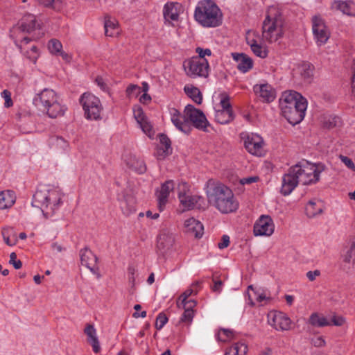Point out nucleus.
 <instances>
[{
    "label": "nucleus",
    "mask_w": 355,
    "mask_h": 355,
    "mask_svg": "<svg viewBox=\"0 0 355 355\" xmlns=\"http://www.w3.org/2000/svg\"><path fill=\"white\" fill-rule=\"evenodd\" d=\"M126 95L128 98L137 97L141 92V89L137 85H130L126 89Z\"/></svg>",
    "instance_id": "3c124183"
},
{
    "label": "nucleus",
    "mask_w": 355,
    "mask_h": 355,
    "mask_svg": "<svg viewBox=\"0 0 355 355\" xmlns=\"http://www.w3.org/2000/svg\"><path fill=\"white\" fill-rule=\"evenodd\" d=\"M185 231L196 238H201L203 235L204 227L202 224L194 218H190L184 221Z\"/></svg>",
    "instance_id": "a878e982"
},
{
    "label": "nucleus",
    "mask_w": 355,
    "mask_h": 355,
    "mask_svg": "<svg viewBox=\"0 0 355 355\" xmlns=\"http://www.w3.org/2000/svg\"><path fill=\"white\" fill-rule=\"evenodd\" d=\"M233 59L237 62V69L243 72L246 73L253 67L252 60L244 53H232Z\"/></svg>",
    "instance_id": "cd10ccee"
},
{
    "label": "nucleus",
    "mask_w": 355,
    "mask_h": 355,
    "mask_svg": "<svg viewBox=\"0 0 355 355\" xmlns=\"http://www.w3.org/2000/svg\"><path fill=\"white\" fill-rule=\"evenodd\" d=\"M135 118L138 123L146 119L141 108H138L137 110H135Z\"/></svg>",
    "instance_id": "bf43d9fd"
},
{
    "label": "nucleus",
    "mask_w": 355,
    "mask_h": 355,
    "mask_svg": "<svg viewBox=\"0 0 355 355\" xmlns=\"http://www.w3.org/2000/svg\"><path fill=\"white\" fill-rule=\"evenodd\" d=\"M329 322L335 326H342L345 323V319L341 316L334 315Z\"/></svg>",
    "instance_id": "052dcab7"
},
{
    "label": "nucleus",
    "mask_w": 355,
    "mask_h": 355,
    "mask_svg": "<svg viewBox=\"0 0 355 355\" xmlns=\"http://www.w3.org/2000/svg\"><path fill=\"white\" fill-rule=\"evenodd\" d=\"M137 270L135 266H129L128 268V282L132 291L135 289Z\"/></svg>",
    "instance_id": "8fccbe9b"
},
{
    "label": "nucleus",
    "mask_w": 355,
    "mask_h": 355,
    "mask_svg": "<svg viewBox=\"0 0 355 355\" xmlns=\"http://www.w3.org/2000/svg\"><path fill=\"white\" fill-rule=\"evenodd\" d=\"M222 109L215 112L216 121L220 124H227L233 121L234 115L228 96H225L220 100Z\"/></svg>",
    "instance_id": "f3484780"
},
{
    "label": "nucleus",
    "mask_w": 355,
    "mask_h": 355,
    "mask_svg": "<svg viewBox=\"0 0 355 355\" xmlns=\"http://www.w3.org/2000/svg\"><path fill=\"white\" fill-rule=\"evenodd\" d=\"M33 104L51 119L64 116L67 110V107L61 103L58 94L49 88L44 89L34 96Z\"/></svg>",
    "instance_id": "7ed1b4c3"
},
{
    "label": "nucleus",
    "mask_w": 355,
    "mask_h": 355,
    "mask_svg": "<svg viewBox=\"0 0 355 355\" xmlns=\"http://www.w3.org/2000/svg\"><path fill=\"white\" fill-rule=\"evenodd\" d=\"M184 114L188 119L189 125L192 124L196 128L207 132L209 123L202 112L191 105H187L184 108Z\"/></svg>",
    "instance_id": "f8f14e48"
},
{
    "label": "nucleus",
    "mask_w": 355,
    "mask_h": 355,
    "mask_svg": "<svg viewBox=\"0 0 355 355\" xmlns=\"http://www.w3.org/2000/svg\"><path fill=\"white\" fill-rule=\"evenodd\" d=\"M312 343L315 347H322L325 345V341L324 338L321 336L316 337L312 339Z\"/></svg>",
    "instance_id": "338daca9"
},
{
    "label": "nucleus",
    "mask_w": 355,
    "mask_h": 355,
    "mask_svg": "<svg viewBox=\"0 0 355 355\" xmlns=\"http://www.w3.org/2000/svg\"><path fill=\"white\" fill-rule=\"evenodd\" d=\"M55 145L58 147H60V148L63 149L64 150H67L69 144L67 141H65L62 137H57L55 139Z\"/></svg>",
    "instance_id": "680f3d73"
},
{
    "label": "nucleus",
    "mask_w": 355,
    "mask_h": 355,
    "mask_svg": "<svg viewBox=\"0 0 355 355\" xmlns=\"http://www.w3.org/2000/svg\"><path fill=\"white\" fill-rule=\"evenodd\" d=\"M2 236L5 243L9 246L15 245L17 242V238L12 228H4L2 230Z\"/></svg>",
    "instance_id": "79ce46f5"
},
{
    "label": "nucleus",
    "mask_w": 355,
    "mask_h": 355,
    "mask_svg": "<svg viewBox=\"0 0 355 355\" xmlns=\"http://www.w3.org/2000/svg\"><path fill=\"white\" fill-rule=\"evenodd\" d=\"M324 206L322 201L319 200H311L306 206V215L310 217H314L320 214L323 211Z\"/></svg>",
    "instance_id": "72a5a7b5"
},
{
    "label": "nucleus",
    "mask_w": 355,
    "mask_h": 355,
    "mask_svg": "<svg viewBox=\"0 0 355 355\" xmlns=\"http://www.w3.org/2000/svg\"><path fill=\"white\" fill-rule=\"evenodd\" d=\"M80 102L85 111V117L91 120L101 119V112L103 110L102 105L98 97L90 94L84 93L80 99Z\"/></svg>",
    "instance_id": "9d476101"
},
{
    "label": "nucleus",
    "mask_w": 355,
    "mask_h": 355,
    "mask_svg": "<svg viewBox=\"0 0 355 355\" xmlns=\"http://www.w3.org/2000/svg\"><path fill=\"white\" fill-rule=\"evenodd\" d=\"M214 285L212 286V291L214 292L220 293L222 291L223 282L220 279L213 278Z\"/></svg>",
    "instance_id": "13d9d810"
},
{
    "label": "nucleus",
    "mask_w": 355,
    "mask_h": 355,
    "mask_svg": "<svg viewBox=\"0 0 355 355\" xmlns=\"http://www.w3.org/2000/svg\"><path fill=\"white\" fill-rule=\"evenodd\" d=\"M16 196L14 191L6 190L0 192V209L11 207L15 202Z\"/></svg>",
    "instance_id": "2f4dec72"
},
{
    "label": "nucleus",
    "mask_w": 355,
    "mask_h": 355,
    "mask_svg": "<svg viewBox=\"0 0 355 355\" xmlns=\"http://www.w3.org/2000/svg\"><path fill=\"white\" fill-rule=\"evenodd\" d=\"M130 167L139 174H143L146 171V166L142 159H136L131 164Z\"/></svg>",
    "instance_id": "de8ad7c7"
},
{
    "label": "nucleus",
    "mask_w": 355,
    "mask_h": 355,
    "mask_svg": "<svg viewBox=\"0 0 355 355\" xmlns=\"http://www.w3.org/2000/svg\"><path fill=\"white\" fill-rule=\"evenodd\" d=\"M299 181L295 168L290 167L287 173L282 176L281 193L286 196L292 193V191L297 187Z\"/></svg>",
    "instance_id": "6ab92c4d"
},
{
    "label": "nucleus",
    "mask_w": 355,
    "mask_h": 355,
    "mask_svg": "<svg viewBox=\"0 0 355 355\" xmlns=\"http://www.w3.org/2000/svg\"><path fill=\"white\" fill-rule=\"evenodd\" d=\"M354 4L351 1H335L332 7L338 10L341 11L343 14L347 15H354V10L353 9Z\"/></svg>",
    "instance_id": "e433bc0d"
},
{
    "label": "nucleus",
    "mask_w": 355,
    "mask_h": 355,
    "mask_svg": "<svg viewBox=\"0 0 355 355\" xmlns=\"http://www.w3.org/2000/svg\"><path fill=\"white\" fill-rule=\"evenodd\" d=\"M23 44H24V49L22 50V49H19L21 52L23 53L24 55H26L27 58H28L31 61H32L35 63L39 56L38 49H37V46L35 45H33L31 47V49L28 50L26 46L28 44L24 43Z\"/></svg>",
    "instance_id": "c03bdc74"
},
{
    "label": "nucleus",
    "mask_w": 355,
    "mask_h": 355,
    "mask_svg": "<svg viewBox=\"0 0 355 355\" xmlns=\"http://www.w3.org/2000/svg\"><path fill=\"white\" fill-rule=\"evenodd\" d=\"M268 324L277 331H287L291 329V320L284 313L271 311L268 314Z\"/></svg>",
    "instance_id": "dca6fc26"
},
{
    "label": "nucleus",
    "mask_w": 355,
    "mask_h": 355,
    "mask_svg": "<svg viewBox=\"0 0 355 355\" xmlns=\"http://www.w3.org/2000/svg\"><path fill=\"white\" fill-rule=\"evenodd\" d=\"M341 162L350 170L355 172V164L353 162L352 159L347 156H344L340 155L339 156Z\"/></svg>",
    "instance_id": "6e6d98bb"
},
{
    "label": "nucleus",
    "mask_w": 355,
    "mask_h": 355,
    "mask_svg": "<svg viewBox=\"0 0 355 355\" xmlns=\"http://www.w3.org/2000/svg\"><path fill=\"white\" fill-rule=\"evenodd\" d=\"M95 82L98 85V86L103 91H105L107 88V85L104 82V80L101 77H97L95 80Z\"/></svg>",
    "instance_id": "774afa93"
},
{
    "label": "nucleus",
    "mask_w": 355,
    "mask_h": 355,
    "mask_svg": "<svg viewBox=\"0 0 355 355\" xmlns=\"http://www.w3.org/2000/svg\"><path fill=\"white\" fill-rule=\"evenodd\" d=\"M62 193L58 189L37 190L32 205L40 208L46 217L53 214L61 203Z\"/></svg>",
    "instance_id": "423d86ee"
},
{
    "label": "nucleus",
    "mask_w": 355,
    "mask_h": 355,
    "mask_svg": "<svg viewBox=\"0 0 355 355\" xmlns=\"http://www.w3.org/2000/svg\"><path fill=\"white\" fill-rule=\"evenodd\" d=\"M1 97L3 98L5 100L4 105L6 107H10L12 106L13 103H12V101L11 98V93L10 91H8L7 89H4L1 92Z\"/></svg>",
    "instance_id": "864d4df0"
},
{
    "label": "nucleus",
    "mask_w": 355,
    "mask_h": 355,
    "mask_svg": "<svg viewBox=\"0 0 355 355\" xmlns=\"http://www.w3.org/2000/svg\"><path fill=\"white\" fill-rule=\"evenodd\" d=\"M120 207L125 216H129L136 211V200L130 195H123L120 200Z\"/></svg>",
    "instance_id": "c756f323"
},
{
    "label": "nucleus",
    "mask_w": 355,
    "mask_h": 355,
    "mask_svg": "<svg viewBox=\"0 0 355 355\" xmlns=\"http://www.w3.org/2000/svg\"><path fill=\"white\" fill-rule=\"evenodd\" d=\"M49 49L52 54L58 55L62 49L61 42L56 39H51L49 42Z\"/></svg>",
    "instance_id": "49530a36"
},
{
    "label": "nucleus",
    "mask_w": 355,
    "mask_h": 355,
    "mask_svg": "<svg viewBox=\"0 0 355 355\" xmlns=\"http://www.w3.org/2000/svg\"><path fill=\"white\" fill-rule=\"evenodd\" d=\"M241 139L243 140L244 146L247 151L256 156L263 155V139L261 137L254 133H241Z\"/></svg>",
    "instance_id": "ddd939ff"
},
{
    "label": "nucleus",
    "mask_w": 355,
    "mask_h": 355,
    "mask_svg": "<svg viewBox=\"0 0 355 355\" xmlns=\"http://www.w3.org/2000/svg\"><path fill=\"white\" fill-rule=\"evenodd\" d=\"M175 184L173 180L166 181L161 185L160 189L157 191L158 206L160 211H162L168 202V198L171 191H173Z\"/></svg>",
    "instance_id": "4be33fe9"
},
{
    "label": "nucleus",
    "mask_w": 355,
    "mask_h": 355,
    "mask_svg": "<svg viewBox=\"0 0 355 355\" xmlns=\"http://www.w3.org/2000/svg\"><path fill=\"white\" fill-rule=\"evenodd\" d=\"M284 19L279 8L268 7L266 18L262 24L263 39L270 43L275 42L284 35Z\"/></svg>",
    "instance_id": "20e7f679"
},
{
    "label": "nucleus",
    "mask_w": 355,
    "mask_h": 355,
    "mask_svg": "<svg viewBox=\"0 0 355 355\" xmlns=\"http://www.w3.org/2000/svg\"><path fill=\"white\" fill-rule=\"evenodd\" d=\"M254 92L266 102L272 101L275 98V92L268 84L256 85L254 86Z\"/></svg>",
    "instance_id": "bb28decb"
},
{
    "label": "nucleus",
    "mask_w": 355,
    "mask_h": 355,
    "mask_svg": "<svg viewBox=\"0 0 355 355\" xmlns=\"http://www.w3.org/2000/svg\"><path fill=\"white\" fill-rule=\"evenodd\" d=\"M171 120L173 124L180 131L189 134L190 133L191 128V125H189L188 119L186 118L184 112L180 113L175 108H171L170 110Z\"/></svg>",
    "instance_id": "aec40b11"
},
{
    "label": "nucleus",
    "mask_w": 355,
    "mask_h": 355,
    "mask_svg": "<svg viewBox=\"0 0 355 355\" xmlns=\"http://www.w3.org/2000/svg\"><path fill=\"white\" fill-rule=\"evenodd\" d=\"M105 34L108 37H114L119 34L118 22L115 19H112L107 17L104 23Z\"/></svg>",
    "instance_id": "f704fd0d"
},
{
    "label": "nucleus",
    "mask_w": 355,
    "mask_h": 355,
    "mask_svg": "<svg viewBox=\"0 0 355 355\" xmlns=\"http://www.w3.org/2000/svg\"><path fill=\"white\" fill-rule=\"evenodd\" d=\"M261 38L258 32L249 31L246 34V42L250 46L253 53L261 58L268 56L267 46L262 44Z\"/></svg>",
    "instance_id": "2eb2a0df"
},
{
    "label": "nucleus",
    "mask_w": 355,
    "mask_h": 355,
    "mask_svg": "<svg viewBox=\"0 0 355 355\" xmlns=\"http://www.w3.org/2000/svg\"><path fill=\"white\" fill-rule=\"evenodd\" d=\"M179 3H167L163 10L164 17L166 21H177L179 17Z\"/></svg>",
    "instance_id": "7c9ffc66"
},
{
    "label": "nucleus",
    "mask_w": 355,
    "mask_h": 355,
    "mask_svg": "<svg viewBox=\"0 0 355 355\" xmlns=\"http://www.w3.org/2000/svg\"><path fill=\"white\" fill-rule=\"evenodd\" d=\"M175 243V237L169 230H162L157 237V247L162 254H164L170 250Z\"/></svg>",
    "instance_id": "412c9836"
},
{
    "label": "nucleus",
    "mask_w": 355,
    "mask_h": 355,
    "mask_svg": "<svg viewBox=\"0 0 355 355\" xmlns=\"http://www.w3.org/2000/svg\"><path fill=\"white\" fill-rule=\"evenodd\" d=\"M193 17L204 28H216L223 22V13L211 0L200 1L195 8Z\"/></svg>",
    "instance_id": "39448f33"
},
{
    "label": "nucleus",
    "mask_w": 355,
    "mask_h": 355,
    "mask_svg": "<svg viewBox=\"0 0 355 355\" xmlns=\"http://www.w3.org/2000/svg\"><path fill=\"white\" fill-rule=\"evenodd\" d=\"M309 323L317 327H323L331 325V323L325 317L320 315L317 313H313L309 318Z\"/></svg>",
    "instance_id": "ea45409f"
},
{
    "label": "nucleus",
    "mask_w": 355,
    "mask_h": 355,
    "mask_svg": "<svg viewBox=\"0 0 355 355\" xmlns=\"http://www.w3.org/2000/svg\"><path fill=\"white\" fill-rule=\"evenodd\" d=\"M230 244V237L227 235H223L221 239V241L218 243V247L220 249H224L227 248Z\"/></svg>",
    "instance_id": "e2e57ef3"
},
{
    "label": "nucleus",
    "mask_w": 355,
    "mask_h": 355,
    "mask_svg": "<svg viewBox=\"0 0 355 355\" xmlns=\"http://www.w3.org/2000/svg\"><path fill=\"white\" fill-rule=\"evenodd\" d=\"M275 230V225L270 216L262 215L254 223V234L255 236H270Z\"/></svg>",
    "instance_id": "a211bd4d"
},
{
    "label": "nucleus",
    "mask_w": 355,
    "mask_h": 355,
    "mask_svg": "<svg viewBox=\"0 0 355 355\" xmlns=\"http://www.w3.org/2000/svg\"><path fill=\"white\" fill-rule=\"evenodd\" d=\"M161 146L157 149V155L164 157L171 152V141L169 138L164 134H161L159 137Z\"/></svg>",
    "instance_id": "c9c22d12"
},
{
    "label": "nucleus",
    "mask_w": 355,
    "mask_h": 355,
    "mask_svg": "<svg viewBox=\"0 0 355 355\" xmlns=\"http://www.w3.org/2000/svg\"><path fill=\"white\" fill-rule=\"evenodd\" d=\"M84 333L87 336V342L92 347L93 352L96 354L99 353L101 348L94 326L91 324H87Z\"/></svg>",
    "instance_id": "393cba45"
},
{
    "label": "nucleus",
    "mask_w": 355,
    "mask_h": 355,
    "mask_svg": "<svg viewBox=\"0 0 355 355\" xmlns=\"http://www.w3.org/2000/svg\"><path fill=\"white\" fill-rule=\"evenodd\" d=\"M167 322L168 318L166 315L163 313H159L156 318L155 328L158 330H160L161 329L163 328V327L166 324Z\"/></svg>",
    "instance_id": "603ef678"
},
{
    "label": "nucleus",
    "mask_w": 355,
    "mask_h": 355,
    "mask_svg": "<svg viewBox=\"0 0 355 355\" xmlns=\"http://www.w3.org/2000/svg\"><path fill=\"white\" fill-rule=\"evenodd\" d=\"M284 117L293 125L300 123L305 116L307 101L296 92L285 93L280 101Z\"/></svg>",
    "instance_id": "f03ea898"
},
{
    "label": "nucleus",
    "mask_w": 355,
    "mask_h": 355,
    "mask_svg": "<svg viewBox=\"0 0 355 355\" xmlns=\"http://www.w3.org/2000/svg\"><path fill=\"white\" fill-rule=\"evenodd\" d=\"M206 193L209 202L223 214L234 212L239 207L232 191L219 182L209 180Z\"/></svg>",
    "instance_id": "f257e3e1"
},
{
    "label": "nucleus",
    "mask_w": 355,
    "mask_h": 355,
    "mask_svg": "<svg viewBox=\"0 0 355 355\" xmlns=\"http://www.w3.org/2000/svg\"><path fill=\"white\" fill-rule=\"evenodd\" d=\"M217 339L222 342H229L234 338V332L228 329H220L217 335Z\"/></svg>",
    "instance_id": "a18cd8bd"
},
{
    "label": "nucleus",
    "mask_w": 355,
    "mask_h": 355,
    "mask_svg": "<svg viewBox=\"0 0 355 355\" xmlns=\"http://www.w3.org/2000/svg\"><path fill=\"white\" fill-rule=\"evenodd\" d=\"M178 198L181 205L185 209H204L205 207V199L199 196L187 194L189 186L186 182H181L178 185Z\"/></svg>",
    "instance_id": "1a4fd4ad"
},
{
    "label": "nucleus",
    "mask_w": 355,
    "mask_h": 355,
    "mask_svg": "<svg viewBox=\"0 0 355 355\" xmlns=\"http://www.w3.org/2000/svg\"><path fill=\"white\" fill-rule=\"evenodd\" d=\"M196 53L198 54V56H194L195 58H201L202 60H207L205 57L206 55L210 56L211 55V51L209 49H202L200 47H197L196 49Z\"/></svg>",
    "instance_id": "5fc2aeb1"
},
{
    "label": "nucleus",
    "mask_w": 355,
    "mask_h": 355,
    "mask_svg": "<svg viewBox=\"0 0 355 355\" xmlns=\"http://www.w3.org/2000/svg\"><path fill=\"white\" fill-rule=\"evenodd\" d=\"M23 44H24V49L22 50V49H19L21 52L23 53L24 55H26L27 58H28L31 61H32L35 63L39 56L38 49H37V46L35 45H33L31 47V49L28 50L26 46L28 44L24 43Z\"/></svg>",
    "instance_id": "37998d69"
},
{
    "label": "nucleus",
    "mask_w": 355,
    "mask_h": 355,
    "mask_svg": "<svg viewBox=\"0 0 355 355\" xmlns=\"http://www.w3.org/2000/svg\"><path fill=\"white\" fill-rule=\"evenodd\" d=\"M314 67L308 62L299 64L295 69V74L299 75L304 81L309 83L313 76Z\"/></svg>",
    "instance_id": "c85d7f7f"
},
{
    "label": "nucleus",
    "mask_w": 355,
    "mask_h": 355,
    "mask_svg": "<svg viewBox=\"0 0 355 355\" xmlns=\"http://www.w3.org/2000/svg\"><path fill=\"white\" fill-rule=\"evenodd\" d=\"M259 178L257 176L244 178L240 180L241 184H250L253 182H257Z\"/></svg>",
    "instance_id": "69168bd1"
},
{
    "label": "nucleus",
    "mask_w": 355,
    "mask_h": 355,
    "mask_svg": "<svg viewBox=\"0 0 355 355\" xmlns=\"http://www.w3.org/2000/svg\"><path fill=\"white\" fill-rule=\"evenodd\" d=\"M299 183L302 184H315L319 181L320 173L324 171L325 166L321 163H298L293 166Z\"/></svg>",
    "instance_id": "6e6552de"
},
{
    "label": "nucleus",
    "mask_w": 355,
    "mask_h": 355,
    "mask_svg": "<svg viewBox=\"0 0 355 355\" xmlns=\"http://www.w3.org/2000/svg\"><path fill=\"white\" fill-rule=\"evenodd\" d=\"M306 275L309 281L313 282L317 277L320 275V271L319 270H315L313 271L310 270L306 272Z\"/></svg>",
    "instance_id": "0e129e2a"
},
{
    "label": "nucleus",
    "mask_w": 355,
    "mask_h": 355,
    "mask_svg": "<svg viewBox=\"0 0 355 355\" xmlns=\"http://www.w3.org/2000/svg\"><path fill=\"white\" fill-rule=\"evenodd\" d=\"M140 128L142 131L147 135L149 137H152L154 136V131L153 130V126L148 121L147 118L144 119L143 121L139 123Z\"/></svg>",
    "instance_id": "09e8293b"
},
{
    "label": "nucleus",
    "mask_w": 355,
    "mask_h": 355,
    "mask_svg": "<svg viewBox=\"0 0 355 355\" xmlns=\"http://www.w3.org/2000/svg\"><path fill=\"white\" fill-rule=\"evenodd\" d=\"M197 303L193 300H189L184 302H180V308H182L184 311L182 315L179 322L186 323L190 324L193 320L195 315L194 308Z\"/></svg>",
    "instance_id": "b1692460"
},
{
    "label": "nucleus",
    "mask_w": 355,
    "mask_h": 355,
    "mask_svg": "<svg viewBox=\"0 0 355 355\" xmlns=\"http://www.w3.org/2000/svg\"><path fill=\"white\" fill-rule=\"evenodd\" d=\"M343 261L355 268V239L351 241L341 255Z\"/></svg>",
    "instance_id": "473e14b6"
},
{
    "label": "nucleus",
    "mask_w": 355,
    "mask_h": 355,
    "mask_svg": "<svg viewBox=\"0 0 355 355\" xmlns=\"http://www.w3.org/2000/svg\"><path fill=\"white\" fill-rule=\"evenodd\" d=\"M312 30L318 45L325 44L330 37V32L324 19L320 15L313 17Z\"/></svg>",
    "instance_id": "4468645a"
},
{
    "label": "nucleus",
    "mask_w": 355,
    "mask_h": 355,
    "mask_svg": "<svg viewBox=\"0 0 355 355\" xmlns=\"http://www.w3.org/2000/svg\"><path fill=\"white\" fill-rule=\"evenodd\" d=\"M248 347L243 343H236L229 347L225 355H245L247 353Z\"/></svg>",
    "instance_id": "a19ab883"
},
{
    "label": "nucleus",
    "mask_w": 355,
    "mask_h": 355,
    "mask_svg": "<svg viewBox=\"0 0 355 355\" xmlns=\"http://www.w3.org/2000/svg\"><path fill=\"white\" fill-rule=\"evenodd\" d=\"M184 91L192 100L197 104H200L202 101V96L198 88L192 85H185Z\"/></svg>",
    "instance_id": "58836bf2"
},
{
    "label": "nucleus",
    "mask_w": 355,
    "mask_h": 355,
    "mask_svg": "<svg viewBox=\"0 0 355 355\" xmlns=\"http://www.w3.org/2000/svg\"><path fill=\"white\" fill-rule=\"evenodd\" d=\"M183 67L186 74L191 78H206L209 75V65L207 60L192 57L184 62Z\"/></svg>",
    "instance_id": "9b49d317"
},
{
    "label": "nucleus",
    "mask_w": 355,
    "mask_h": 355,
    "mask_svg": "<svg viewBox=\"0 0 355 355\" xmlns=\"http://www.w3.org/2000/svg\"><path fill=\"white\" fill-rule=\"evenodd\" d=\"M80 257L81 264L89 268L93 273H96L98 268L97 257L88 248H85L80 250Z\"/></svg>",
    "instance_id": "5701e85b"
},
{
    "label": "nucleus",
    "mask_w": 355,
    "mask_h": 355,
    "mask_svg": "<svg viewBox=\"0 0 355 355\" xmlns=\"http://www.w3.org/2000/svg\"><path fill=\"white\" fill-rule=\"evenodd\" d=\"M40 28L35 17L31 14L24 15L20 21L10 30V35L14 39L15 44L19 49H24V43L28 44L31 38L24 35V33H31L36 28Z\"/></svg>",
    "instance_id": "0eeeda50"
},
{
    "label": "nucleus",
    "mask_w": 355,
    "mask_h": 355,
    "mask_svg": "<svg viewBox=\"0 0 355 355\" xmlns=\"http://www.w3.org/2000/svg\"><path fill=\"white\" fill-rule=\"evenodd\" d=\"M200 282H194L191 288L187 289L178 298L177 301V306L178 308H180V302H184L186 300H189L188 298L190 297L192 294L196 295L198 292L200 285Z\"/></svg>",
    "instance_id": "4c0bfd02"
},
{
    "label": "nucleus",
    "mask_w": 355,
    "mask_h": 355,
    "mask_svg": "<svg viewBox=\"0 0 355 355\" xmlns=\"http://www.w3.org/2000/svg\"><path fill=\"white\" fill-rule=\"evenodd\" d=\"M9 263L12 264L15 269H19L22 266V262L19 259H17V254L15 252H12L10 254Z\"/></svg>",
    "instance_id": "4d7b16f0"
}]
</instances>
